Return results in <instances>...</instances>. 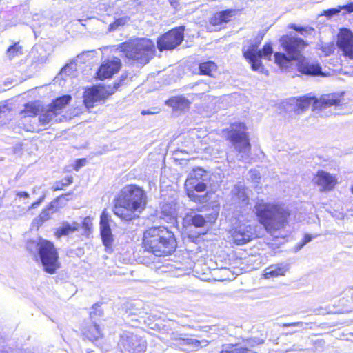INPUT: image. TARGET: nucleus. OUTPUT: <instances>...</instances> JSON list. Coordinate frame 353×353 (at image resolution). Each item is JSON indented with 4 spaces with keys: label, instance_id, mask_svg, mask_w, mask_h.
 Here are the masks:
<instances>
[{
    "label": "nucleus",
    "instance_id": "40",
    "mask_svg": "<svg viewBox=\"0 0 353 353\" xmlns=\"http://www.w3.org/2000/svg\"><path fill=\"white\" fill-rule=\"evenodd\" d=\"M341 8L345 10L347 13L353 12V1L343 6H341Z\"/></svg>",
    "mask_w": 353,
    "mask_h": 353
},
{
    "label": "nucleus",
    "instance_id": "26",
    "mask_svg": "<svg viewBox=\"0 0 353 353\" xmlns=\"http://www.w3.org/2000/svg\"><path fill=\"white\" fill-rule=\"evenodd\" d=\"M170 105L176 110H185L190 107V101L183 96H176L169 99Z\"/></svg>",
    "mask_w": 353,
    "mask_h": 353
},
{
    "label": "nucleus",
    "instance_id": "48",
    "mask_svg": "<svg viewBox=\"0 0 353 353\" xmlns=\"http://www.w3.org/2000/svg\"><path fill=\"white\" fill-rule=\"evenodd\" d=\"M350 190H351V192L353 194V185H352Z\"/></svg>",
    "mask_w": 353,
    "mask_h": 353
},
{
    "label": "nucleus",
    "instance_id": "52",
    "mask_svg": "<svg viewBox=\"0 0 353 353\" xmlns=\"http://www.w3.org/2000/svg\"><path fill=\"white\" fill-rule=\"evenodd\" d=\"M108 245V244H107V243H105V245ZM106 248H108V246H106Z\"/></svg>",
    "mask_w": 353,
    "mask_h": 353
},
{
    "label": "nucleus",
    "instance_id": "4",
    "mask_svg": "<svg viewBox=\"0 0 353 353\" xmlns=\"http://www.w3.org/2000/svg\"><path fill=\"white\" fill-rule=\"evenodd\" d=\"M259 222L268 232L284 228L288 223L290 212L279 203H261L255 206Z\"/></svg>",
    "mask_w": 353,
    "mask_h": 353
},
{
    "label": "nucleus",
    "instance_id": "7",
    "mask_svg": "<svg viewBox=\"0 0 353 353\" xmlns=\"http://www.w3.org/2000/svg\"><path fill=\"white\" fill-rule=\"evenodd\" d=\"M225 139L229 141L239 152H249L251 143L248 128L244 122H234L223 130Z\"/></svg>",
    "mask_w": 353,
    "mask_h": 353
},
{
    "label": "nucleus",
    "instance_id": "9",
    "mask_svg": "<svg viewBox=\"0 0 353 353\" xmlns=\"http://www.w3.org/2000/svg\"><path fill=\"white\" fill-rule=\"evenodd\" d=\"M114 88L110 85L99 83L85 88L83 94V103L90 110L98 103L105 101L113 94Z\"/></svg>",
    "mask_w": 353,
    "mask_h": 353
},
{
    "label": "nucleus",
    "instance_id": "30",
    "mask_svg": "<svg viewBox=\"0 0 353 353\" xmlns=\"http://www.w3.org/2000/svg\"><path fill=\"white\" fill-rule=\"evenodd\" d=\"M182 345H190L194 348L199 349L202 347L207 346L208 341L207 340H197L192 338H187L182 339Z\"/></svg>",
    "mask_w": 353,
    "mask_h": 353
},
{
    "label": "nucleus",
    "instance_id": "11",
    "mask_svg": "<svg viewBox=\"0 0 353 353\" xmlns=\"http://www.w3.org/2000/svg\"><path fill=\"white\" fill-rule=\"evenodd\" d=\"M185 26L172 28L158 37L157 47L160 52L172 50L179 46L184 39Z\"/></svg>",
    "mask_w": 353,
    "mask_h": 353
},
{
    "label": "nucleus",
    "instance_id": "27",
    "mask_svg": "<svg viewBox=\"0 0 353 353\" xmlns=\"http://www.w3.org/2000/svg\"><path fill=\"white\" fill-rule=\"evenodd\" d=\"M23 53V46L19 41L15 42L9 46L6 52V56L10 60L21 56Z\"/></svg>",
    "mask_w": 353,
    "mask_h": 353
},
{
    "label": "nucleus",
    "instance_id": "32",
    "mask_svg": "<svg viewBox=\"0 0 353 353\" xmlns=\"http://www.w3.org/2000/svg\"><path fill=\"white\" fill-rule=\"evenodd\" d=\"M100 234L103 243H112L113 241V235L110 226L100 228Z\"/></svg>",
    "mask_w": 353,
    "mask_h": 353
},
{
    "label": "nucleus",
    "instance_id": "16",
    "mask_svg": "<svg viewBox=\"0 0 353 353\" xmlns=\"http://www.w3.org/2000/svg\"><path fill=\"white\" fill-rule=\"evenodd\" d=\"M121 67V62L117 57L112 59H107L98 68L95 73L94 78L98 80L110 79L117 73Z\"/></svg>",
    "mask_w": 353,
    "mask_h": 353
},
{
    "label": "nucleus",
    "instance_id": "38",
    "mask_svg": "<svg viewBox=\"0 0 353 353\" xmlns=\"http://www.w3.org/2000/svg\"><path fill=\"white\" fill-rule=\"evenodd\" d=\"M86 163L85 159H77L74 165L73 169L75 171H78L81 167H83Z\"/></svg>",
    "mask_w": 353,
    "mask_h": 353
},
{
    "label": "nucleus",
    "instance_id": "37",
    "mask_svg": "<svg viewBox=\"0 0 353 353\" xmlns=\"http://www.w3.org/2000/svg\"><path fill=\"white\" fill-rule=\"evenodd\" d=\"M82 226L85 230V234L87 237H89L92 232V225L91 223L83 221L82 223Z\"/></svg>",
    "mask_w": 353,
    "mask_h": 353
},
{
    "label": "nucleus",
    "instance_id": "46",
    "mask_svg": "<svg viewBox=\"0 0 353 353\" xmlns=\"http://www.w3.org/2000/svg\"><path fill=\"white\" fill-rule=\"evenodd\" d=\"M303 245L304 244H299L296 245L294 249V252H297L298 251L301 250Z\"/></svg>",
    "mask_w": 353,
    "mask_h": 353
},
{
    "label": "nucleus",
    "instance_id": "42",
    "mask_svg": "<svg viewBox=\"0 0 353 353\" xmlns=\"http://www.w3.org/2000/svg\"><path fill=\"white\" fill-rule=\"evenodd\" d=\"M43 199H44L43 197L39 198L37 201L32 203L30 208L31 209V208H34L37 207L38 205H39L41 204V203L43 201Z\"/></svg>",
    "mask_w": 353,
    "mask_h": 353
},
{
    "label": "nucleus",
    "instance_id": "45",
    "mask_svg": "<svg viewBox=\"0 0 353 353\" xmlns=\"http://www.w3.org/2000/svg\"><path fill=\"white\" fill-rule=\"evenodd\" d=\"M312 240V236L310 234H305L304 236V243H308Z\"/></svg>",
    "mask_w": 353,
    "mask_h": 353
},
{
    "label": "nucleus",
    "instance_id": "44",
    "mask_svg": "<svg viewBox=\"0 0 353 353\" xmlns=\"http://www.w3.org/2000/svg\"><path fill=\"white\" fill-rule=\"evenodd\" d=\"M0 353H12V350L10 347H3L0 349Z\"/></svg>",
    "mask_w": 353,
    "mask_h": 353
},
{
    "label": "nucleus",
    "instance_id": "12",
    "mask_svg": "<svg viewBox=\"0 0 353 353\" xmlns=\"http://www.w3.org/2000/svg\"><path fill=\"white\" fill-rule=\"evenodd\" d=\"M118 345L125 353H144L147 348V342L138 334L124 332L120 336Z\"/></svg>",
    "mask_w": 353,
    "mask_h": 353
},
{
    "label": "nucleus",
    "instance_id": "10",
    "mask_svg": "<svg viewBox=\"0 0 353 353\" xmlns=\"http://www.w3.org/2000/svg\"><path fill=\"white\" fill-rule=\"evenodd\" d=\"M261 43V40L255 43L251 44L247 50L243 52V55L245 59L251 65V68L254 71L262 70L263 65L261 59L263 57L270 59V57L273 53L272 45L270 42L266 43L263 45L261 50H259V46Z\"/></svg>",
    "mask_w": 353,
    "mask_h": 353
},
{
    "label": "nucleus",
    "instance_id": "1",
    "mask_svg": "<svg viewBox=\"0 0 353 353\" xmlns=\"http://www.w3.org/2000/svg\"><path fill=\"white\" fill-rule=\"evenodd\" d=\"M281 48L285 52H276L274 54L276 65L287 69L292 61H298L297 70L307 76H324L322 68L318 61H312L303 57L304 50L308 46V43L301 37L285 34L279 38Z\"/></svg>",
    "mask_w": 353,
    "mask_h": 353
},
{
    "label": "nucleus",
    "instance_id": "39",
    "mask_svg": "<svg viewBox=\"0 0 353 353\" xmlns=\"http://www.w3.org/2000/svg\"><path fill=\"white\" fill-rule=\"evenodd\" d=\"M304 325L303 322L298 321V322H293L290 323H283L282 325V327H302Z\"/></svg>",
    "mask_w": 353,
    "mask_h": 353
},
{
    "label": "nucleus",
    "instance_id": "23",
    "mask_svg": "<svg viewBox=\"0 0 353 353\" xmlns=\"http://www.w3.org/2000/svg\"><path fill=\"white\" fill-rule=\"evenodd\" d=\"M79 224L77 222L69 223L68 222H63L61 225L56 228L54 231V235L57 239H60L63 236H67L70 234L78 230Z\"/></svg>",
    "mask_w": 353,
    "mask_h": 353
},
{
    "label": "nucleus",
    "instance_id": "25",
    "mask_svg": "<svg viewBox=\"0 0 353 353\" xmlns=\"http://www.w3.org/2000/svg\"><path fill=\"white\" fill-rule=\"evenodd\" d=\"M185 219L188 225H193L195 228H203L207 223L203 215L192 214V212L186 214Z\"/></svg>",
    "mask_w": 353,
    "mask_h": 353
},
{
    "label": "nucleus",
    "instance_id": "24",
    "mask_svg": "<svg viewBox=\"0 0 353 353\" xmlns=\"http://www.w3.org/2000/svg\"><path fill=\"white\" fill-rule=\"evenodd\" d=\"M82 332L83 336L91 341H97L103 336L99 326L96 323L86 325L83 327Z\"/></svg>",
    "mask_w": 353,
    "mask_h": 353
},
{
    "label": "nucleus",
    "instance_id": "17",
    "mask_svg": "<svg viewBox=\"0 0 353 353\" xmlns=\"http://www.w3.org/2000/svg\"><path fill=\"white\" fill-rule=\"evenodd\" d=\"M335 175L324 170H318L314 176V183L319 187L321 192L332 191L338 184Z\"/></svg>",
    "mask_w": 353,
    "mask_h": 353
},
{
    "label": "nucleus",
    "instance_id": "41",
    "mask_svg": "<svg viewBox=\"0 0 353 353\" xmlns=\"http://www.w3.org/2000/svg\"><path fill=\"white\" fill-rule=\"evenodd\" d=\"M343 9L341 8V6H339L338 8H330V9H328L327 12L330 14V15H333V14H336L337 13H339L341 10H342Z\"/></svg>",
    "mask_w": 353,
    "mask_h": 353
},
{
    "label": "nucleus",
    "instance_id": "34",
    "mask_svg": "<svg viewBox=\"0 0 353 353\" xmlns=\"http://www.w3.org/2000/svg\"><path fill=\"white\" fill-rule=\"evenodd\" d=\"M110 221V216L106 208L103 209L101 215H100V221L99 226L102 227H109Z\"/></svg>",
    "mask_w": 353,
    "mask_h": 353
},
{
    "label": "nucleus",
    "instance_id": "15",
    "mask_svg": "<svg viewBox=\"0 0 353 353\" xmlns=\"http://www.w3.org/2000/svg\"><path fill=\"white\" fill-rule=\"evenodd\" d=\"M336 45L345 57L353 59V33L347 28L339 29Z\"/></svg>",
    "mask_w": 353,
    "mask_h": 353
},
{
    "label": "nucleus",
    "instance_id": "18",
    "mask_svg": "<svg viewBox=\"0 0 353 353\" xmlns=\"http://www.w3.org/2000/svg\"><path fill=\"white\" fill-rule=\"evenodd\" d=\"M343 92H332L316 97L314 109L321 110L332 106H339L342 104Z\"/></svg>",
    "mask_w": 353,
    "mask_h": 353
},
{
    "label": "nucleus",
    "instance_id": "35",
    "mask_svg": "<svg viewBox=\"0 0 353 353\" xmlns=\"http://www.w3.org/2000/svg\"><path fill=\"white\" fill-rule=\"evenodd\" d=\"M289 29H292L295 30L297 32H299L301 34H305L306 33H308L310 32H312L314 30V28L312 27H303L297 26L295 23H290L288 27Z\"/></svg>",
    "mask_w": 353,
    "mask_h": 353
},
{
    "label": "nucleus",
    "instance_id": "49",
    "mask_svg": "<svg viewBox=\"0 0 353 353\" xmlns=\"http://www.w3.org/2000/svg\"><path fill=\"white\" fill-rule=\"evenodd\" d=\"M41 243H50V242L48 241H43Z\"/></svg>",
    "mask_w": 353,
    "mask_h": 353
},
{
    "label": "nucleus",
    "instance_id": "22",
    "mask_svg": "<svg viewBox=\"0 0 353 353\" xmlns=\"http://www.w3.org/2000/svg\"><path fill=\"white\" fill-rule=\"evenodd\" d=\"M218 65L213 61L208 60L201 61L199 63V75L208 76L210 77H214L218 70Z\"/></svg>",
    "mask_w": 353,
    "mask_h": 353
},
{
    "label": "nucleus",
    "instance_id": "33",
    "mask_svg": "<svg viewBox=\"0 0 353 353\" xmlns=\"http://www.w3.org/2000/svg\"><path fill=\"white\" fill-rule=\"evenodd\" d=\"M233 236L235 238L234 243H245L253 240V237L252 236V235L245 234V233L241 232L240 231L234 232Z\"/></svg>",
    "mask_w": 353,
    "mask_h": 353
},
{
    "label": "nucleus",
    "instance_id": "47",
    "mask_svg": "<svg viewBox=\"0 0 353 353\" xmlns=\"http://www.w3.org/2000/svg\"><path fill=\"white\" fill-rule=\"evenodd\" d=\"M172 5L176 3V0H168Z\"/></svg>",
    "mask_w": 353,
    "mask_h": 353
},
{
    "label": "nucleus",
    "instance_id": "6",
    "mask_svg": "<svg viewBox=\"0 0 353 353\" xmlns=\"http://www.w3.org/2000/svg\"><path fill=\"white\" fill-rule=\"evenodd\" d=\"M27 250L46 273L54 274L60 268L59 254L54 244H28Z\"/></svg>",
    "mask_w": 353,
    "mask_h": 353
},
{
    "label": "nucleus",
    "instance_id": "31",
    "mask_svg": "<svg viewBox=\"0 0 353 353\" xmlns=\"http://www.w3.org/2000/svg\"><path fill=\"white\" fill-rule=\"evenodd\" d=\"M59 197L55 199L54 201H52L51 203H49V205L46 207V208H45L44 210H43L42 211V214H46L47 216H48V210H50L52 209H53L54 208V203H56L58 201ZM48 219V216H47L46 219H43L42 218L39 217V218H37V219H35L33 222H32V225L33 227H36L37 229L38 230L40 226L42 225V224L43 223L44 221Z\"/></svg>",
    "mask_w": 353,
    "mask_h": 353
},
{
    "label": "nucleus",
    "instance_id": "28",
    "mask_svg": "<svg viewBox=\"0 0 353 353\" xmlns=\"http://www.w3.org/2000/svg\"><path fill=\"white\" fill-rule=\"evenodd\" d=\"M259 249L254 245L250 249V251L248 252L245 251V254H242L241 257L244 259H248L250 257L254 258V260L250 259L249 261H253L254 263H256L257 264H260L261 263V254L259 252Z\"/></svg>",
    "mask_w": 353,
    "mask_h": 353
},
{
    "label": "nucleus",
    "instance_id": "20",
    "mask_svg": "<svg viewBox=\"0 0 353 353\" xmlns=\"http://www.w3.org/2000/svg\"><path fill=\"white\" fill-rule=\"evenodd\" d=\"M296 105H295V112L297 113L304 112L307 110L309 109L310 105L312 106L313 110H316L314 109V105H316V97L312 96L310 93L297 97L296 99Z\"/></svg>",
    "mask_w": 353,
    "mask_h": 353
},
{
    "label": "nucleus",
    "instance_id": "2",
    "mask_svg": "<svg viewBox=\"0 0 353 353\" xmlns=\"http://www.w3.org/2000/svg\"><path fill=\"white\" fill-rule=\"evenodd\" d=\"M148 203L146 191L134 183L125 185L113 201V213L123 222L139 219Z\"/></svg>",
    "mask_w": 353,
    "mask_h": 353
},
{
    "label": "nucleus",
    "instance_id": "50",
    "mask_svg": "<svg viewBox=\"0 0 353 353\" xmlns=\"http://www.w3.org/2000/svg\"><path fill=\"white\" fill-rule=\"evenodd\" d=\"M197 211H201V208H199L196 209Z\"/></svg>",
    "mask_w": 353,
    "mask_h": 353
},
{
    "label": "nucleus",
    "instance_id": "13",
    "mask_svg": "<svg viewBox=\"0 0 353 353\" xmlns=\"http://www.w3.org/2000/svg\"><path fill=\"white\" fill-rule=\"evenodd\" d=\"M240 12L239 9L228 8L214 12L208 19L207 29L209 31L221 29L225 24L231 22Z\"/></svg>",
    "mask_w": 353,
    "mask_h": 353
},
{
    "label": "nucleus",
    "instance_id": "8",
    "mask_svg": "<svg viewBox=\"0 0 353 353\" xmlns=\"http://www.w3.org/2000/svg\"><path fill=\"white\" fill-rule=\"evenodd\" d=\"M206 172L200 168L193 169L185 181V190L188 197L197 204H202L205 201L208 193L204 195H199L196 192H203L207 190V184L205 183L204 176Z\"/></svg>",
    "mask_w": 353,
    "mask_h": 353
},
{
    "label": "nucleus",
    "instance_id": "51",
    "mask_svg": "<svg viewBox=\"0 0 353 353\" xmlns=\"http://www.w3.org/2000/svg\"><path fill=\"white\" fill-rule=\"evenodd\" d=\"M0 112H1V107L0 106Z\"/></svg>",
    "mask_w": 353,
    "mask_h": 353
},
{
    "label": "nucleus",
    "instance_id": "36",
    "mask_svg": "<svg viewBox=\"0 0 353 353\" xmlns=\"http://www.w3.org/2000/svg\"><path fill=\"white\" fill-rule=\"evenodd\" d=\"M103 312L101 309L100 305L98 304H95L92 307L90 312V316L92 319H96L97 317H100L103 316Z\"/></svg>",
    "mask_w": 353,
    "mask_h": 353
},
{
    "label": "nucleus",
    "instance_id": "5",
    "mask_svg": "<svg viewBox=\"0 0 353 353\" xmlns=\"http://www.w3.org/2000/svg\"><path fill=\"white\" fill-rule=\"evenodd\" d=\"M124 56L137 63L145 65L154 57V42L148 38L141 37L125 41L119 46Z\"/></svg>",
    "mask_w": 353,
    "mask_h": 353
},
{
    "label": "nucleus",
    "instance_id": "19",
    "mask_svg": "<svg viewBox=\"0 0 353 353\" xmlns=\"http://www.w3.org/2000/svg\"><path fill=\"white\" fill-rule=\"evenodd\" d=\"M176 248V244H145V250L152 252L157 256L170 255L175 251Z\"/></svg>",
    "mask_w": 353,
    "mask_h": 353
},
{
    "label": "nucleus",
    "instance_id": "43",
    "mask_svg": "<svg viewBox=\"0 0 353 353\" xmlns=\"http://www.w3.org/2000/svg\"><path fill=\"white\" fill-rule=\"evenodd\" d=\"M17 196L19 198H28L29 194L26 192H18Z\"/></svg>",
    "mask_w": 353,
    "mask_h": 353
},
{
    "label": "nucleus",
    "instance_id": "29",
    "mask_svg": "<svg viewBox=\"0 0 353 353\" xmlns=\"http://www.w3.org/2000/svg\"><path fill=\"white\" fill-rule=\"evenodd\" d=\"M72 183L73 177L72 176H69L63 179L55 181L51 189L52 191L63 190L66 187L70 185Z\"/></svg>",
    "mask_w": 353,
    "mask_h": 353
},
{
    "label": "nucleus",
    "instance_id": "14",
    "mask_svg": "<svg viewBox=\"0 0 353 353\" xmlns=\"http://www.w3.org/2000/svg\"><path fill=\"white\" fill-rule=\"evenodd\" d=\"M174 234L165 228H150L143 233V243H173Z\"/></svg>",
    "mask_w": 353,
    "mask_h": 353
},
{
    "label": "nucleus",
    "instance_id": "21",
    "mask_svg": "<svg viewBox=\"0 0 353 353\" xmlns=\"http://www.w3.org/2000/svg\"><path fill=\"white\" fill-rule=\"evenodd\" d=\"M288 270L289 265L288 263L273 264L264 270L263 276L265 279L281 276H284Z\"/></svg>",
    "mask_w": 353,
    "mask_h": 353
},
{
    "label": "nucleus",
    "instance_id": "3",
    "mask_svg": "<svg viewBox=\"0 0 353 353\" xmlns=\"http://www.w3.org/2000/svg\"><path fill=\"white\" fill-rule=\"evenodd\" d=\"M71 99L70 95H62L53 99L46 109L38 100L28 102L24 104V108L19 112V114L21 118L35 117L39 114V123L42 125H47L62 112Z\"/></svg>",
    "mask_w": 353,
    "mask_h": 353
}]
</instances>
